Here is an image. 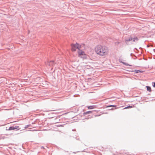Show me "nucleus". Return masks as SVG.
<instances>
[{
  "label": "nucleus",
  "mask_w": 155,
  "mask_h": 155,
  "mask_svg": "<svg viewBox=\"0 0 155 155\" xmlns=\"http://www.w3.org/2000/svg\"><path fill=\"white\" fill-rule=\"evenodd\" d=\"M35 122H36L35 121H34V122H32V124H35Z\"/></svg>",
  "instance_id": "29"
},
{
  "label": "nucleus",
  "mask_w": 155,
  "mask_h": 155,
  "mask_svg": "<svg viewBox=\"0 0 155 155\" xmlns=\"http://www.w3.org/2000/svg\"><path fill=\"white\" fill-rule=\"evenodd\" d=\"M106 107H114L115 108V109H116L117 108V105H107V106Z\"/></svg>",
  "instance_id": "12"
},
{
  "label": "nucleus",
  "mask_w": 155,
  "mask_h": 155,
  "mask_svg": "<svg viewBox=\"0 0 155 155\" xmlns=\"http://www.w3.org/2000/svg\"><path fill=\"white\" fill-rule=\"evenodd\" d=\"M123 60H122V59H119V61L120 62L123 64H124V65H125V64H126V62H123Z\"/></svg>",
  "instance_id": "14"
},
{
  "label": "nucleus",
  "mask_w": 155,
  "mask_h": 155,
  "mask_svg": "<svg viewBox=\"0 0 155 155\" xmlns=\"http://www.w3.org/2000/svg\"><path fill=\"white\" fill-rule=\"evenodd\" d=\"M78 57L83 59H87V55L85 52L81 49L78 50Z\"/></svg>",
  "instance_id": "2"
},
{
  "label": "nucleus",
  "mask_w": 155,
  "mask_h": 155,
  "mask_svg": "<svg viewBox=\"0 0 155 155\" xmlns=\"http://www.w3.org/2000/svg\"><path fill=\"white\" fill-rule=\"evenodd\" d=\"M33 127L32 126H31V125L30 124H28L27 125H26L25 126V128H27L28 127Z\"/></svg>",
  "instance_id": "16"
},
{
  "label": "nucleus",
  "mask_w": 155,
  "mask_h": 155,
  "mask_svg": "<svg viewBox=\"0 0 155 155\" xmlns=\"http://www.w3.org/2000/svg\"><path fill=\"white\" fill-rule=\"evenodd\" d=\"M133 55V53H131L130 54V56L132 57Z\"/></svg>",
  "instance_id": "26"
},
{
  "label": "nucleus",
  "mask_w": 155,
  "mask_h": 155,
  "mask_svg": "<svg viewBox=\"0 0 155 155\" xmlns=\"http://www.w3.org/2000/svg\"><path fill=\"white\" fill-rule=\"evenodd\" d=\"M120 43V42H119L117 41L115 43V44L116 45H118Z\"/></svg>",
  "instance_id": "20"
},
{
  "label": "nucleus",
  "mask_w": 155,
  "mask_h": 155,
  "mask_svg": "<svg viewBox=\"0 0 155 155\" xmlns=\"http://www.w3.org/2000/svg\"><path fill=\"white\" fill-rule=\"evenodd\" d=\"M57 119V118H55V119Z\"/></svg>",
  "instance_id": "39"
},
{
  "label": "nucleus",
  "mask_w": 155,
  "mask_h": 155,
  "mask_svg": "<svg viewBox=\"0 0 155 155\" xmlns=\"http://www.w3.org/2000/svg\"><path fill=\"white\" fill-rule=\"evenodd\" d=\"M97 111H98V110H92L84 112L83 113V115H85L87 114L91 113H92L93 112H97Z\"/></svg>",
  "instance_id": "7"
},
{
  "label": "nucleus",
  "mask_w": 155,
  "mask_h": 155,
  "mask_svg": "<svg viewBox=\"0 0 155 155\" xmlns=\"http://www.w3.org/2000/svg\"><path fill=\"white\" fill-rule=\"evenodd\" d=\"M146 88L147 90L149 92H151L152 91L151 89L150 86H146Z\"/></svg>",
  "instance_id": "11"
},
{
  "label": "nucleus",
  "mask_w": 155,
  "mask_h": 155,
  "mask_svg": "<svg viewBox=\"0 0 155 155\" xmlns=\"http://www.w3.org/2000/svg\"><path fill=\"white\" fill-rule=\"evenodd\" d=\"M41 148H42V149H45V148L43 146H41Z\"/></svg>",
  "instance_id": "25"
},
{
  "label": "nucleus",
  "mask_w": 155,
  "mask_h": 155,
  "mask_svg": "<svg viewBox=\"0 0 155 155\" xmlns=\"http://www.w3.org/2000/svg\"><path fill=\"white\" fill-rule=\"evenodd\" d=\"M136 50L137 51H138V50L136 48H135L134 50H134Z\"/></svg>",
  "instance_id": "24"
},
{
  "label": "nucleus",
  "mask_w": 155,
  "mask_h": 155,
  "mask_svg": "<svg viewBox=\"0 0 155 155\" xmlns=\"http://www.w3.org/2000/svg\"><path fill=\"white\" fill-rule=\"evenodd\" d=\"M81 152H85V151L84 150H83L81 151Z\"/></svg>",
  "instance_id": "31"
},
{
  "label": "nucleus",
  "mask_w": 155,
  "mask_h": 155,
  "mask_svg": "<svg viewBox=\"0 0 155 155\" xmlns=\"http://www.w3.org/2000/svg\"><path fill=\"white\" fill-rule=\"evenodd\" d=\"M75 130V129H73V130H72L73 131H74Z\"/></svg>",
  "instance_id": "32"
},
{
  "label": "nucleus",
  "mask_w": 155,
  "mask_h": 155,
  "mask_svg": "<svg viewBox=\"0 0 155 155\" xmlns=\"http://www.w3.org/2000/svg\"><path fill=\"white\" fill-rule=\"evenodd\" d=\"M113 110V108H110V109H109V110Z\"/></svg>",
  "instance_id": "27"
},
{
  "label": "nucleus",
  "mask_w": 155,
  "mask_h": 155,
  "mask_svg": "<svg viewBox=\"0 0 155 155\" xmlns=\"http://www.w3.org/2000/svg\"><path fill=\"white\" fill-rule=\"evenodd\" d=\"M73 153H76V152H73Z\"/></svg>",
  "instance_id": "38"
},
{
  "label": "nucleus",
  "mask_w": 155,
  "mask_h": 155,
  "mask_svg": "<svg viewBox=\"0 0 155 155\" xmlns=\"http://www.w3.org/2000/svg\"><path fill=\"white\" fill-rule=\"evenodd\" d=\"M113 110V108H110V109H109V110Z\"/></svg>",
  "instance_id": "28"
},
{
  "label": "nucleus",
  "mask_w": 155,
  "mask_h": 155,
  "mask_svg": "<svg viewBox=\"0 0 155 155\" xmlns=\"http://www.w3.org/2000/svg\"><path fill=\"white\" fill-rule=\"evenodd\" d=\"M125 65L128 66H132V65L129 64L128 63H126V64H125Z\"/></svg>",
  "instance_id": "19"
},
{
  "label": "nucleus",
  "mask_w": 155,
  "mask_h": 155,
  "mask_svg": "<svg viewBox=\"0 0 155 155\" xmlns=\"http://www.w3.org/2000/svg\"><path fill=\"white\" fill-rule=\"evenodd\" d=\"M64 124H60L59 125V126H60V127H63V126L64 125Z\"/></svg>",
  "instance_id": "22"
},
{
  "label": "nucleus",
  "mask_w": 155,
  "mask_h": 155,
  "mask_svg": "<svg viewBox=\"0 0 155 155\" xmlns=\"http://www.w3.org/2000/svg\"><path fill=\"white\" fill-rule=\"evenodd\" d=\"M87 107L88 109H92L96 107L95 105H90L87 106Z\"/></svg>",
  "instance_id": "9"
},
{
  "label": "nucleus",
  "mask_w": 155,
  "mask_h": 155,
  "mask_svg": "<svg viewBox=\"0 0 155 155\" xmlns=\"http://www.w3.org/2000/svg\"><path fill=\"white\" fill-rule=\"evenodd\" d=\"M55 64L54 61L53 60L48 61L47 63H46V65L50 66H53Z\"/></svg>",
  "instance_id": "5"
},
{
  "label": "nucleus",
  "mask_w": 155,
  "mask_h": 155,
  "mask_svg": "<svg viewBox=\"0 0 155 155\" xmlns=\"http://www.w3.org/2000/svg\"><path fill=\"white\" fill-rule=\"evenodd\" d=\"M134 72H135L137 73H142L144 71L138 70H134Z\"/></svg>",
  "instance_id": "10"
},
{
  "label": "nucleus",
  "mask_w": 155,
  "mask_h": 155,
  "mask_svg": "<svg viewBox=\"0 0 155 155\" xmlns=\"http://www.w3.org/2000/svg\"><path fill=\"white\" fill-rule=\"evenodd\" d=\"M95 51L96 53L99 55L104 56L107 54L108 49L106 46L98 45L95 48Z\"/></svg>",
  "instance_id": "1"
},
{
  "label": "nucleus",
  "mask_w": 155,
  "mask_h": 155,
  "mask_svg": "<svg viewBox=\"0 0 155 155\" xmlns=\"http://www.w3.org/2000/svg\"><path fill=\"white\" fill-rule=\"evenodd\" d=\"M90 116V115H88V118H85L84 119H88L89 118H91V117H89V116Z\"/></svg>",
  "instance_id": "21"
},
{
  "label": "nucleus",
  "mask_w": 155,
  "mask_h": 155,
  "mask_svg": "<svg viewBox=\"0 0 155 155\" xmlns=\"http://www.w3.org/2000/svg\"><path fill=\"white\" fill-rule=\"evenodd\" d=\"M74 117V116H73L72 117H71V118H73Z\"/></svg>",
  "instance_id": "37"
},
{
  "label": "nucleus",
  "mask_w": 155,
  "mask_h": 155,
  "mask_svg": "<svg viewBox=\"0 0 155 155\" xmlns=\"http://www.w3.org/2000/svg\"><path fill=\"white\" fill-rule=\"evenodd\" d=\"M76 136V135L75 136H73V137H75L76 139L77 140H79V138L78 137V136Z\"/></svg>",
  "instance_id": "17"
},
{
  "label": "nucleus",
  "mask_w": 155,
  "mask_h": 155,
  "mask_svg": "<svg viewBox=\"0 0 155 155\" xmlns=\"http://www.w3.org/2000/svg\"><path fill=\"white\" fill-rule=\"evenodd\" d=\"M71 50L72 51H76L77 49H78V51L81 48V45L77 42H76L75 44L72 43L71 44Z\"/></svg>",
  "instance_id": "3"
},
{
  "label": "nucleus",
  "mask_w": 155,
  "mask_h": 155,
  "mask_svg": "<svg viewBox=\"0 0 155 155\" xmlns=\"http://www.w3.org/2000/svg\"><path fill=\"white\" fill-rule=\"evenodd\" d=\"M79 151H77V152H79Z\"/></svg>",
  "instance_id": "41"
},
{
  "label": "nucleus",
  "mask_w": 155,
  "mask_h": 155,
  "mask_svg": "<svg viewBox=\"0 0 155 155\" xmlns=\"http://www.w3.org/2000/svg\"><path fill=\"white\" fill-rule=\"evenodd\" d=\"M133 107V106H130V105H128L125 107L123 109H129L132 108Z\"/></svg>",
  "instance_id": "13"
},
{
  "label": "nucleus",
  "mask_w": 155,
  "mask_h": 155,
  "mask_svg": "<svg viewBox=\"0 0 155 155\" xmlns=\"http://www.w3.org/2000/svg\"><path fill=\"white\" fill-rule=\"evenodd\" d=\"M138 40V38L136 36H134V38L132 37V41L133 42L136 43Z\"/></svg>",
  "instance_id": "8"
},
{
  "label": "nucleus",
  "mask_w": 155,
  "mask_h": 155,
  "mask_svg": "<svg viewBox=\"0 0 155 155\" xmlns=\"http://www.w3.org/2000/svg\"><path fill=\"white\" fill-rule=\"evenodd\" d=\"M134 56L135 57V58H133V59H137V57L135 55H134Z\"/></svg>",
  "instance_id": "23"
},
{
  "label": "nucleus",
  "mask_w": 155,
  "mask_h": 155,
  "mask_svg": "<svg viewBox=\"0 0 155 155\" xmlns=\"http://www.w3.org/2000/svg\"><path fill=\"white\" fill-rule=\"evenodd\" d=\"M128 68L129 69L128 70H127L129 72H134V70L132 69L131 68Z\"/></svg>",
  "instance_id": "15"
},
{
  "label": "nucleus",
  "mask_w": 155,
  "mask_h": 155,
  "mask_svg": "<svg viewBox=\"0 0 155 155\" xmlns=\"http://www.w3.org/2000/svg\"><path fill=\"white\" fill-rule=\"evenodd\" d=\"M20 129V128L18 126H12L10 127L8 129H7V128L6 129V130H19Z\"/></svg>",
  "instance_id": "4"
},
{
  "label": "nucleus",
  "mask_w": 155,
  "mask_h": 155,
  "mask_svg": "<svg viewBox=\"0 0 155 155\" xmlns=\"http://www.w3.org/2000/svg\"><path fill=\"white\" fill-rule=\"evenodd\" d=\"M153 51H154V52H155V49H153Z\"/></svg>",
  "instance_id": "33"
},
{
  "label": "nucleus",
  "mask_w": 155,
  "mask_h": 155,
  "mask_svg": "<svg viewBox=\"0 0 155 155\" xmlns=\"http://www.w3.org/2000/svg\"><path fill=\"white\" fill-rule=\"evenodd\" d=\"M142 48H141V47H140V48H139V49H142Z\"/></svg>",
  "instance_id": "36"
},
{
  "label": "nucleus",
  "mask_w": 155,
  "mask_h": 155,
  "mask_svg": "<svg viewBox=\"0 0 155 155\" xmlns=\"http://www.w3.org/2000/svg\"><path fill=\"white\" fill-rule=\"evenodd\" d=\"M145 98H147V99H148L149 98L148 97H145Z\"/></svg>",
  "instance_id": "30"
},
{
  "label": "nucleus",
  "mask_w": 155,
  "mask_h": 155,
  "mask_svg": "<svg viewBox=\"0 0 155 155\" xmlns=\"http://www.w3.org/2000/svg\"><path fill=\"white\" fill-rule=\"evenodd\" d=\"M148 95H150V94H148Z\"/></svg>",
  "instance_id": "40"
},
{
  "label": "nucleus",
  "mask_w": 155,
  "mask_h": 155,
  "mask_svg": "<svg viewBox=\"0 0 155 155\" xmlns=\"http://www.w3.org/2000/svg\"><path fill=\"white\" fill-rule=\"evenodd\" d=\"M130 41H132V37L131 36L129 37L128 38L125 39V41L126 42V44L127 45H130L132 44V43L130 44L128 42Z\"/></svg>",
  "instance_id": "6"
},
{
  "label": "nucleus",
  "mask_w": 155,
  "mask_h": 155,
  "mask_svg": "<svg viewBox=\"0 0 155 155\" xmlns=\"http://www.w3.org/2000/svg\"><path fill=\"white\" fill-rule=\"evenodd\" d=\"M153 86L155 87V82H153L152 83Z\"/></svg>",
  "instance_id": "18"
},
{
  "label": "nucleus",
  "mask_w": 155,
  "mask_h": 155,
  "mask_svg": "<svg viewBox=\"0 0 155 155\" xmlns=\"http://www.w3.org/2000/svg\"><path fill=\"white\" fill-rule=\"evenodd\" d=\"M147 47H148V45H147Z\"/></svg>",
  "instance_id": "42"
},
{
  "label": "nucleus",
  "mask_w": 155,
  "mask_h": 155,
  "mask_svg": "<svg viewBox=\"0 0 155 155\" xmlns=\"http://www.w3.org/2000/svg\"><path fill=\"white\" fill-rule=\"evenodd\" d=\"M65 152H68V151H66L65 150H64Z\"/></svg>",
  "instance_id": "34"
},
{
  "label": "nucleus",
  "mask_w": 155,
  "mask_h": 155,
  "mask_svg": "<svg viewBox=\"0 0 155 155\" xmlns=\"http://www.w3.org/2000/svg\"><path fill=\"white\" fill-rule=\"evenodd\" d=\"M33 127H37V126H33Z\"/></svg>",
  "instance_id": "35"
}]
</instances>
